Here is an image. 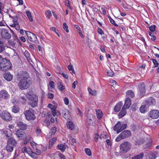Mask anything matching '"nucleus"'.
<instances>
[{"instance_id": "obj_40", "label": "nucleus", "mask_w": 159, "mask_h": 159, "mask_svg": "<svg viewBox=\"0 0 159 159\" xmlns=\"http://www.w3.org/2000/svg\"><path fill=\"white\" fill-rule=\"evenodd\" d=\"M152 141L150 140L145 145H144L143 146V148H148V147H150L152 144Z\"/></svg>"}, {"instance_id": "obj_52", "label": "nucleus", "mask_w": 159, "mask_h": 159, "mask_svg": "<svg viewBox=\"0 0 159 159\" xmlns=\"http://www.w3.org/2000/svg\"><path fill=\"white\" fill-rule=\"evenodd\" d=\"M127 127V125L126 124H123L121 126L120 129L122 131L125 129Z\"/></svg>"}, {"instance_id": "obj_25", "label": "nucleus", "mask_w": 159, "mask_h": 159, "mask_svg": "<svg viewBox=\"0 0 159 159\" xmlns=\"http://www.w3.org/2000/svg\"><path fill=\"white\" fill-rule=\"evenodd\" d=\"M24 54L25 56L27 59L28 61L29 62H30V61H32V60L30 56V54L27 51H25V52L24 53Z\"/></svg>"}, {"instance_id": "obj_37", "label": "nucleus", "mask_w": 159, "mask_h": 159, "mask_svg": "<svg viewBox=\"0 0 159 159\" xmlns=\"http://www.w3.org/2000/svg\"><path fill=\"white\" fill-rule=\"evenodd\" d=\"M85 152L86 153L88 156H90L92 155L91 150L89 148H86L85 149Z\"/></svg>"}, {"instance_id": "obj_51", "label": "nucleus", "mask_w": 159, "mask_h": 159, "mask_svg": "<svg viewBox=\"0 0 159 159\" xmlns=\"http://www.w3.org/2000/svg\"><path fill=\"white\" fill-rule=\"evenodd\" d=\"M51 110L53 116H55L56 115V109L55 108H52Z\"/></svg>"}, {"instance_id": "obj_57", "label": "nucleus", "mask_w": 159, "mask_h": 159, "mask_svg": "<svg viewBox=\"0 0 159 159\" xmlns=\"http://www.w3.org/2000/svg\"><path fill=\"white\" fill-rule=\"evenodd\" d=\"M88 119H89V118H88ZM87 122L90 125H93V121L91 119H88L87 120Z\"/></svg>"}, {"instance_id": "obj_13", "label": "nucleus", "mask_w": 159, "mask_h": 159, "mask_svg": "<svg viewBox=\"0 0 159 159\" xmlns=\"http://www.w3.org/2000/svg\"><path fill=\"white\" fill-rule=\"evenodd\" d=\"M62 113L63 116L67 120L70 119V114L69 111L66 108H63Z\"/></svg>"}, {"instance_id": "obj_29", "label": "nucleus", "mask_w": 159, "mask_h": 159, "mask_svg": "<svg viewBox=\"0 0 159 159\" xmlns=\"http://www.w3.org/2000/svg\"><path fill=\"white\" fill-rule=\"evenodd\" d=\"M88 90L90 94L92 95L95 96L97 94V92L96 90H93L90 88H88Z\"/></svg>"}, {"instance_id": "obj_2", "label": "nucleus", "mask_w": 159, "mask_h": 159, "mask_svg": "<svg viewBox=\"0 0 159 159\" xmlns=\"http://www.w3.org/2000/svg\"><path fill=\"white\" fill-rule=\"evenodd\" d=\"M26 96L30 101L29 105L33 108L35 107L38 105V102L37 96L32 91L27 93Z\"/></svg>"}, {"instance_id": "obj_21", "label": "nucleus", "mask_w": 159, "mask_h": 159, "mask_svg": "<svg viewBox=\"0 0 159 159\" xmlns=\"http://www.w3.org/2000/svg\"><path fill=\"white\" fill-rule=\"evenodd\" d=\"M157 155V152H154L148 154V156L150 159H155Z\"/></svg>"}, {"instance_id": "obj_18", "label": "nucleus", "mask_w": 159, "mask_h": 159, "mask_svg": "<svg viewBox=\"0 0 159 159\" xmlns=\"http://www.w3.org/2000/svg\"><path fill=\"white\" fill-rule=\"evenodd\" d=\"M131 105V100L130 98L127 97L125 101V103L123 106L124 108L128 109Z\"/></svg>"}, {"instance_id": "obj_53", "label": "nucleus", "mask_w": 159, "mask_h": 159, "mask_svg": "<svg viewBox=\"0 0 159 159\" xmlns=\"http://www.w3.org/2000/svg\"><path fill=\"white\" fill-rule=\"evenodd\" d=\"M30 155L31 157L34 158H35L37 157L36 156L37 154L33 152Z\"/></svg>"}, {"instance_id": "obj_60", "label": "nucleus", "mask_w": 159, "mask_h": 159, "mask_svg": "<svg viewBox=\"0 0 159 159\" xmlns=\"http://www.w3.org/2000/svg\"><path fill=\"white\" fill-rule=\"evenodd\" d=\"M77 81H75L72 84V87L74 89H75L76 88V85L77 84Z\"/></svg>"}, {"instance_id": "obj_19", "label": "nucleus", "mask_w": 159, "mask_h": 159, "mask_svg": "<svg viewBox=\"0 0 159 159\" xmlns=\"http://www.w3.org/2000/svg\"><path fill=\"white\" fill-rule=\"evenodd\" d=\"M7 143L11 145L12 146L15 147L16 145V142L15 139L13 138H11L8 141Z\"/></svg>"}, {"instance_id": "obj_30", "label": "nucleus", "mask_w": 159, "mask_h": 159, "mask_svg": "<svg viewBox=\"0 0 159 159\" xmlns=\"http://www.w3.org/2000/svg\"><path fill=\"white\" fill-rule=\"evenodd\" d=\"M11 26H14L16 29L17 30H19L20 29L19 25L17 22H14L13 25Z\"/></svg>"}, {"instance_id": "obj_3", "label": "nucleus", "mask_w": 159, "mask_h": 159, "mask_svg": "<svg viewBox=\"0 0 159 159\" xmlns=\"http://www.w3.org/2000/svg\"><path fill=\"white\" fill-rule=\"evenodd\" d=\"M12 67V64L10 61L6 58H3L0 55V70L6 71Z\"/></svg>"}, {"instance_id": "obj_42", "label": "nucleus", "mask_w": 159, "mask_h": 159, "mask_svg": "<svg viewBox=\"0 0 159 159\" xmlns=\"http://www.w3.org/2000/svg\"><path fill=\"white\" fill-rule=\"evenodd\" d=\"M68 70L70 71H71V73H75V71L74 70V68L72 65H70L68 66Z\"/></svg>"}, {"instance_id": "obj_9", "label": "nucleus", "mask_w": 159, "mask_h": 159, "mask_svg": "<svg viewBox=\"0 0 159 159\" xmlns=\"http://www.w3.org/2000/svg\"><path fill=\"white\" fill-rule=\"evenodd\" d=\"M66 125L67 127L69 129L71 130L73 129V134H76L78 133V128L76 126L75 127V125L72 121H68Z\"/></svg>"}, {"instance_id": "obj_38", "label": "nucleus", "mask_w": 159, "mask_h": 159, "mask_svg": "<svg viewBox=\"0 0 159 159\" xmlns=\"http://www.w3.org/2000/svg\"><path fill=\"white\" fill-rule=\"evenodd\" d=\"M146 109V106L145 105H142L140 108V111L142 113H145Z\"/></svg>"}, {"instance_id": "obj_41", "label": "nucleus", "mask_w": 159, "mask_h": 159, "mask_svg": "<svg viewBox=\"0 0 159 159\" xmlns=\"http://www.w3.org/2000/svg\"><path fill=\"white\" fill-rule=\"evenodd\" d=\"M45 14L46 15V16L47 18L48 19H49L50 17L52 16V15L51 13V11L49 10H47Z\"/></svg>"}, {"instance_id": "obj_33", "label": "nucleus", "mask_w": 159, "mask_h": 159, "mask_svg": "<svg viewBox=\"0 0 159 159\" xmlns=\"http://www.w3.org/2000/svg\"><path fill=\"white\" fill-rule=\"evenodd\" d=\"M96 114L97 117L99 119H100L102 116V111L100 110H98L97 111Z\"/></svg>"}, {"instance_id": "obj_48", "label": "nucleus", "mask_w": 159, "mask_h": 159, "mask_svg": "<svg viewBox=\"0 0 159 159\" xmlns=\"http://www.w3.org/2000/svg\"><path fill=\"white\" fill-rule=\"evenodd\" d=\"M57 131V128L56 127H54L51 129V133L52 135L55 134V133Z\"/></svg>"}, {"instance_id": "obj_64", "label": "nucleus", "mask_w": 159, "mask_h": 159, "mask_svg": "<svg viewBox=\"0 0 159 159\" xmlns=\"http://www.w3.org/2000/svg\"><path fill=\"white\" fill-rule=\"evenodd\" d=\"M61 75L64 78H65L66 79H68V76L67 74H65L63 73H62Z\"/></svg>"}, {"instance_id": "obj_10", "label": "nucleus", "mask_w": 159, "mask_h": 159, "mask_svg": "<svg viewBox=\"0 0 159 159\" xmlns=\"http://www.w3.org/2000/svg\"><path fill=\"white\" fill-rule=\"evenodd\" d=\"M28 39L32 42L34 43L37 41V39L36 36L29 31H25Z\"/></svg>"}, {"instance_id": "obj_28", "label": "nucleus", "mask_w": 159, "mask_h": 159, "mask_svg": "<svg viewBox=\"0 0 159 159\" xmlns=\"http://www.w3.org/2000/svg\"><path fill=\"white\" fill-rule=\"evenodd\" d=\"M144 156V153H141L132 157V159H142Z\"/></svg>"}, {"instance_id": "obj_44", "label": "nucleus", "mask_w": 159, "mask_h": 159, "mask_svg": "<svg viewBox=\"0 0 159 159\" xmlns=\"http://www.w3.org/2000/svg\"><path fill=\"white\" fill-rule=\"evenodd\" d=\"M110 22L113 25H114L116 26H117L118 25L116 24L114 20H113L111 17H109Z\"/></svg>"}, {"instance_id": "obj_34", "label": "nucleus", "mask_w": 159, "mask_h": 159, "mask_svg": "<svg viewBox=\"0 0 159 159\" xmlns=\"http://www.w3.org/2000/svg\"><path fill=\"white\" fill-rule=\"evenodd\" d=\"M121 122L119 121L118 123L114 127V129L116 131L118 129H120L121 127Z\"/></svg>"}, {"instance_id": "obj_27", "label": "nucleus", "mask_w": 159, "mask_h": 159, "mask_svg": "<svg viewBox=\"0 0 159 159\" xmlns=\"http://www.w3.org/2000/svg\"><path fill=\"white\" fill-rule=\"evenodd\" d=\"M35 131L38 136H40L42 133V131L40 127L39 126L36 127Z\"/></svg>"}, {"instance_id": "obj_11", "label": "nucleus", "mask_w": 159, "mask_h": 159, "mask_svg": "<svg viewBox=\"0 0 159 159\" xmlns=\"http://www.w3.org/2000/svg\"><path fill=\"white\" fill-rule=\"evenodd\" d=\"M9 95L6 90H2L0 91V100L2 99L7 100L9 99Z\"/></svg>"}, {"instance_id": "obj_12", "label": "nucleus", "mask_w": 159, "mask_h": 159, "mask_svg": "<svg viewBox=\"0 0 159 159\" xmlns=\"http://www.w3.org/2000/svg\"><path fill=\"white\" fill-rule=\"evenodd\" d=\"M150 116L152 119H155L159 117V111L153 110L151 111L149 113Z\"/></svg>"}, {"instance_id": "obj_8", "label": "nucleus", "mask_w": 159, "mask_h": 159, "mask_svg": "<svg viewBox=\"0 0 159 159\" xmlns=\"http://www.w3.org/2000/svg\"><path fill=\"white\" fill-rule=\"evenodd\" d=\"M0 116L3 120L7 121H10L12 119V117L11 114L8 112L5 111L1 112L0 111Z\"/></svg>"}, {"instance_id": "obj_23", "label": "nucleus", "mask_w": 159, "mask_h": 159, "mask_svg": "<svg viewBox=\"0 0 159 159\" xmlns=\"http://www.w3.org/2000/svg\"><path fill=\"white\" fill-rule=\"evenodd\" d=\"M122 103L121 102H119L114 107V111L116 112H118L120 110L121 107L122 106Z\"/></svg>"}, {"instance_id": "obj_56", "label": "nucleus", "mask_w": 159, "mask_h": 159, "mask_svg": "<svg viewBox=\"0 0 159 159\" xmlns=\"http://www.w3.org/2000/svg\"><path fill=\"white\" fill-rule=\"evenodd\" d=\"M32 152H33L32 150L29 147H27L26 153L30 155Z\"/></svg>"}, {"instance_id": "obj_62", "label": "nucleus", "mask_w": 159, "mask_h": 159, "mask_svg": "<svg viewBox=\"0 0 159 159\" xmlns=\"http://www.w3.org/2000/svg\"><path fill=\"white\" fill-rule=\"evenodd\" d=\"M98 32L101 35L103 34H104V33L102 30L101 29L98 28Z\"/></svg>"}, {"instance_id": "obj_17", "label": "nucleus", "mask_w": 159, "mask_h": 159, "mask_svg": "<svg viewBox=\"0 0 159 159\" xmlns=\"http://www.w3.org/2000/svg\"><path fill=\"white\" fill-rule=\"evenodd\" d=\"M3 77L7 81H10L12 80L13 76L10 72H6L4 74Z\"/></svg>"}, {"instance_id": "obj_24", "label": "nucleus", "mask_w": 159, "mask_h": 159, "mask_svg": "<svg viewBox=\"0 0 159 159\" xmlns=\"http://www.w3.org/2000/svg\"><path fill=\"white\" fill-rule=\"evenodd\" d=\"M126 95L127 97L132 98L134 96V93L132 90H129L126 92Z\"/></svg>"}, {"instance_id": "obj_39", "label": "nucleus", "mask_w": 159, "mask_h": 159, "mask_svg": "<svg viewBox=\"0 0 159 159\" xmlns=\"http://www.w3.org/2000/svg\"><path fill=\"white\" fill-rule=\"evenodd\" d=\"M63 27L64 30L67 33H68L69 32V30L68 29V26L66 23L64 22L63 23Z\"/></svg>"}, {"instance_id": "obj_1", "label": "nucleus", "mask_w": 159, "mask_h": 159, "mask_svg": "<svg viewBox=\"0 0 159 159\" xmlns=\"http://www.w3.org/2000/svg\"><path fill=\"white\" fill-rule=\"evenodd\" d=\"M17 80L19 81L17 86L19 89L21 90L27 89L32 84L29 74L25 71H22L19 73Z\"/></svg>"}, {"instance_id": "obj_47", "label": "nucleus", "mask_w": 159, "mask_h": 159, "mask_svg": "<svg viewBox=\"0 0 159 159\" xmlns=\"http://www.w3.org/2000/svg\"><path fill=\"white\" fill-rule=\"evenodd\" d=\"M152 61L153 63L155 65V67H157L158 66L159 63L157 62V60L155 59H152Z\"/></svg>"}, {"instance_id": "obj_7", "label": "nucleus", "mask_w": 159, "mask_h": 159, "mask_svg": "<svg viewBox=\"0 0 159 159\" xmlns=\"http://www.w3.org/2000/svg\"><path fill=\"white\" fill-rule=\"evenodd\" d=\"M26 119L29 120H34L35 119V116L32 110H26L24 113Z\"/></svg>"}, {"instance_id": "obj_31", "label": "nucleus", "mask_w": 159, "mask_h": 159, "mask_svg": "<svg viewBox=\"0 0 159 159\" xmlns=\"http://www.w3.org/2000/svg\"><path fill=\"white\" fill-rule=\"evenodd\" d=\"M14 147L11 146V145H9L7 143V145L6 147V150L8 152H11L13 151Z\"/></svg>"}, {"instance_id": "obj_4", "label": "nucleus", "mask_w": 159, "mask_h": 159, "mask_svg": "<svg viewBox=\"0 0 159 159\" xmlns=\"http://www.w3.org/2000/svg\"><path fill=\"white\" fill-rule=\"evenodd\" d=\"M131 144L128 142H123L120 146V152L122 153H125L129 151L131 149Z\"/></svg>"}, {"instance_id": "obj_63", "label": "nucleus", "mask_w": 159, "mask_h": 159, "mask_svg": "<svg viewBox=\"0 0 159 159\" xmlns=\"http://www.w3.org/2000/svg\"><path fill=\"white\" fill-rule=\"evenodd\" d=\"M54 83L52 81H51L50 82L49 85L52 88H53L54 87Z\"/></svg>"}, {"instance_id": "obj_16", "label": "nucleus", "mask_w": 159, "mask_h": 159, "mask_svg": "<svg viewBox=\"0 0 159 159\" xmlns=\"http://www.w3.org/2000/svg\"><path fill=\"white\" fill-rule=\"evenodd\" d=\"M139 96L142 97L145 93V85L144 84H142L139 88Z\"/></svg>"}, {"instance_id": "obj_35", "label": "nucleus", "mask_w": 159, "mask_h": 159, "mask_svg": "<svg viewBox=\"0 0 159 159\" xmlns=\"http://www.w3.org/2000/svg\"><path fill=\"white\" fill-rule=\"evenodd\" d=\"M57 85L60 91H62L65 89L64 87L61 84V83L60 82H57Z\"/></svg>"}, {"instance_id": "obj_49", "label": "nucleus", "mask_w": 159, "mask_h": 159, "mask_svg": "<svg viewBox=\"0 0 159 159\" xmlns=\"http://www.w3.org/2000/svg\"><path fill=\"white\" fill-rule=\"evenodd\" d=\"M2 10L4 11L5 8L2 2H0V13H1Z\"/></svg>"}, {"instance_id": "obj_32", "label": "nucleus", "mask_w": 159, "mask_h": 159, "mask_svg": "<svg viewBox=\"0 0 159 159\" xmlns=\"http://www.w3.org/2000/svg\"><path fill=\"white\" fill-rule=\"evenodd\" d=\"M58 148L62 151H64L66 149V145H64L62 144H59L58 145Z\"/></svg>"}, {"instance_id": "obj_6", "label": "nucleus", "mask_w": 159, "mask_h": 159, "mask_svg": "<svg viewBox=\"0 0 159 159\" xmlns=\"http://www.w3.org/2000/svg\"><path fill=\"white\" fill-rule=\"evenodd\" d=\"M131 135V132L129 130H126L122 132L117 137L116 140L117 142H119L121 139L126 138Z\"/></svg>"}, {"instance_id": "obj_58", "label": "nucleus", "mask_w": 159, "mask_h": 159, "mask_svg": "<svg viewBox=\"0 0 159 159\" xmlns=\"http://www.w3.org/2000/svg\"><path fill=\"white\" fill-rule=\"evenodd\" d=\"M45 113L46 117H49L51 115V112L50 111H47L46 112H45Z\"/></svg>"}, {"instance_id": "obj_46", "label": "nucleus", "mask_w": 159, "mask_h": 159, "mask_svg": "<svg viewBox=\"0 0 159 159\" xmlns=\"http://www.w3.org/2000/svg\"><path fill=\"white\" fill-rule=\"evenodd\" d=\"M93 7L94 11L96 12H98L100 9V8L98 6H95L94 5H93Z\"/></svg>"}, {"instance_id": "obj_61", "label": "nucleus", "mask_w": 159, "mask_h": 159, "mask_svg": "<svg viewBox=\"0 0 159 159\" xmlns=\"http://www.w3.org/2000/svg\"><path fill=\"white\" fill-rule=\"evenodd\" d=\"M107 75L110 76L112 77L114 75L113 72L112 71H111L109 72H107Z\"/></svg>"}, {"instance_id": "obj_5", "label": "nucleus", "mask_w": 159, "mask_h": 159, "mask_svg": "<svg viewBox=\"0 0 159 159\" xmlns=\"http://www.w3.org/2000/svg\"><path fill=\"white\" fill-rule=\"evenodd\" d=\"M0 34L3 39L8 40L11 37V35L9 33L8 30L5 28H1L0 29Z\"/></svg>"}, {"instance_id": "obj_14", "label": "nucleus", "mask_w": 159, "mask_h": 159, "mask_svg": "<svg viewBox=\"0 0 159 159\" xmlns=\"http://www.w3.org/2000/svg\"><path fill=\"white\" fill-rule=\"evenodd\" d=\"M17 125L21 130H25L27 128V125L26 124L21 121H18L17 123Z\"/></svg>"}, {"instance_id": "obj_55", "label": "nucleus", "mask_w": 159, "mask_h": 159, "mask_svg": "<svg viewBox=\"0 0 159 159\" xmlns=\"http://www.w3.org/2000/svg\"><path fill=\"white\" fill-rule=\"evenodd\" d=\"M76 143V141L75 139L72 138L71 139L70 144L72 145H74L75 143Z\"/></svg>"}, {"instance_id": "obj_43", "label": "nucleus", "mask_w": 159, "mask_h": 159, "mask_svg": "<svg viewBox=\"0 0 159 159\" xmlns=\"http://www.w3.org/2000/svg\"><path fill=\"white\" fill-rule=\"evenodd\" d=\"M107 136L106 133H104L103 134H101L99 136V138L102 139V138L107 139Z\"/></svg>"}, {"instance_id": "obj_15", "label": "nucleus", "mask_w": 159, "mask_h": 159, "mask_svg": "<svg viewBox=\"0 0 159 159\" xmlns=\"http://www.w3.org/2000/svg\"><path fill=\"white\" fill-rule=\"evenodd\" d=\"M15 134L17 137L19 139H22L24 136V132L21 130L19 129H16L15 130Z\"/></svg>"}, {"instance_id": "obj_26", "label": "nucleus", "mask_w": 159, "mask_h": 159, "mask_svg": "<svg viewBox=\"0 0 159 159\" xmlns=\"http://www.w3.org/2000/svg\"><path fill=\"white\" fill-rule=\"evenodd\" d=\"M20 109L18 106L16 105L13 106L12 108V111L14 113H17L19 111Z\"/></svg>"}, {"instance_id": "obj_36", "label": "nucleus", "mask_w": 159, "mask_h": 159, "mask_svg": "<svg viewBox=\"0 0 159 159\" xmlns=\"http://www.w3.org/2000/svg\"><path fill=\"white\" fill-rule=\"evenodd\" d=\"M56 140L57 138L56 137H54L51 139L49 141V144H51V146H52L56 141Z\"/></svg>"}, {"instance_id": "obj_59", "label": "nucleus", "mask_w": 159, "mask_h": 159, "mask_svg": "<svg viewBox=\"0 0 159 159\" xmlns=\"http://www.w3.org/2000/svg\"><path fill=\"white\" fill-rule=\"evenodd\" d=\"M13 19V22H17V20L18 19V18L17 16H13L12 18Z\"/></svg>"}, {"instance_id": "obj_22", "label": "nucleus", "mask_w": 159, "mask_h": 159, "mask_svg": "<svg viewBox=\"0 0 159 159\" xmlns=\"http://www.w3.org/2000/svg\"><path fill=\"white\" fill-rule=\"evenodd\" d=\"M126 109L125 108H124V107H123L122 110L120 111L119 115V116L120 118H122L125 115L126 113Z\"/></svg>"}, {"instance_id": "obj_20", "label": "nucleus", "mask_w": 159, "mask_h": 159, "mask_svg": "<svg viewBox=\"0 0 159 159\" xmlns=\"http://www.w3.org/2000/svg\"><path fill=\"white\" fill-rule=\"evenodd\" d=\"M147 103L149 106H152L155 104L156 102L155 100L153 98L150 97L147 99Z\"/></svg>"}, {"instance_id": "obj_54", "label": "nucleus", "mask_w": 159, "mask_h": 159, "mask_svg": "<svg viewBox=\"0 0 159 159\" xmlns=\"http://www.w3.org/2000/svg\"><path fill=\"white\" fill-rule=\"evenodd\" d=\"M64 101L65 104L67 105L69 103V101L68 98L66 97L64 98Z\"/></svg>"}, {"instance_id": "obj_45", "label": "nucleus", "mask_w": 159, "mask_h": 159, "mask_svg": "<svg viewBox=\"0 0 159 159\" xmlns=\"http://www.w3.org/2000/svg\"><path fill=\"white\" fill-rule=\"evenodd\" d=\"M20 100V101L23 103H25L26 102L25 96L24 95L21 96Z\"/></svg>"}, {"instance_id": "obj_50", "label": "nucleus", "mask_w": 159, "mask_h": 159, "mask_svg": "<svg viewBox=\"0 0 159 159\" xmlns=\"http://www.w3.org/2000/svg\"><path fill=\"white\" fill-rule=\"evenodd\" d=\"M156 26L154 25L153 26H151L149 28V30L153 32H154L155 30Z\"/></svg>"}]
</instances>
